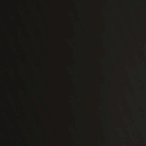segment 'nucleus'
<instances>
[{
    "mask_svg": "<svg viewBox=\"0 0 146 146\" xmlns=\"http://www.w3.org/2000/svg\"><path fill=\"white\" fill-rule=\"evenodd\" d=\"M6 7L7 9V11L9 12V7L8 6L7 3H6Z\"/></svg>",
    "mask_w": 146,
    "mask_h": 146,
    "instance_id": "f03ea898",
    "label": "nucleus"
},
{
    "mask_svg": "<svg viewBox=\"0 0 146 146\" xmlns=\"http://www.w3.org/2000/svg\"><path fill=\"white\" fill-rule=\"evenodd\" d=\"M7 122H8V123H9V119H8L7 120Z\"/></svg>",
    "mask_w": 146,
    "mask_h": 146,
    "instance_id": "39448f33",
    "label": "nucleus"
},
{
    "mask_svg": "<svg viewBox=\"0 0 146 146\" xmlns=\"http://www.w3.org/2000/svg\"><path fill=\"white\" fill-rule=\"evenodd\" d=\"M7 72H8V74H9V71H7Z\"/></svg>",
    "mask_w": 146,
    "mask_h": 146,
    "instance_id": "423d86ee",
    "label": "nucleus"
},
{
    "mask_svg": "<svg viewBox=\"0 0 146 146\" xmlns=\"http://www.w3.org/2000/svg\"><path fill=\"white\" fill-rule=\"evenodd\" d=\"M7 94L8 95L9 94V89H8L7 88Z\"/></svg>",
    "mask_w": 146,
    "mask_h": 146,
    "instance_id": "20e7f679",
    "label": "nucleus"
},
{
    "mask_svg": "<svg viewBox=\"0 0 146 146\" xmlns=\"http://www.w3.org/2000/svg\"><path fill=\"white\" fill-rule=\"evenodd\" d=\"M6 34H7V40H10V39H9V36H10L9 33V32H7V33H6Z\"/></svg>",
    "mask_w": 146,
    "mask_h": 146,
    "instance_id": "f257e3e1",
    "label": "nucleus"
},
{
    "mask_svg": "<svg viewBox=\"0 0 146 146\" xmlns=\"http://www.w3.org/2000/svg\"><path fill=\"white\" fill-rule=\"evenodd\" d=\"M7 57L9 56V55H8V54H7Z\"/></svg>",
    "mask_w": 146,
    "mask_h": 146,
    "instance_id": "0eeeda50",
    "label": "nucleus"
},
{
    "mask_svg": "<svg viewBox=\"0 0 146 146\" xmlns=\"http://www.w3.org/2000/svg\"><path fill=\"white\" fill-rule=\"evenodd\" d=\"M7 64L8 65V66H9V65H10L9 61V60L7 59Z\"/></svg>",
    "mask_w": 146,
    "mask_h": 146,
    "instance_id": "7ed1b4c3",
    "label": "nucleus"
}]
</instances>
